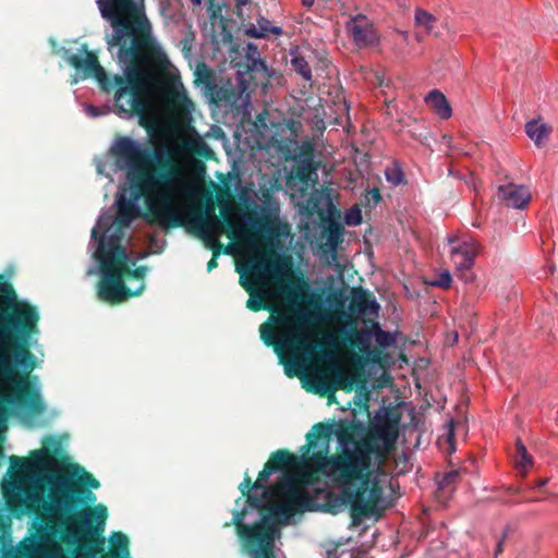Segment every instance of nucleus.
I'll use <instances>...</instances> for the list:
<instances>
[{"mask_svg": "<svg viewBox=\"0 0 558 558\" xmlns=\"http://www.w3.org/2000/svg\"><path fill=\"white\" fill-rule=\"evenodd\" d=\"M401 413L381 407L365 425L360 421L339 423L336 430L328 423H316L306 434L299 457V480L316 484L325 475L342 487V504L351 506V526L371 515L383 497L372 468H381L396 449Z\"/></svg>", "mask_w": 558, "mask_h": 558, "instance_id": "f257e3e1", "label": "nucleus"}, {"mask_svg": "<svg viewBox=\"0 0 558 558\" xmlns=\"http://www.w3.org/2000/svg\"><path fill=\"white\" fill-rule=\"evenodd\" d=\"M97 3L113 28L108 45L109 49L119 47L117 56L124 64L123 73L109 75L87 44L81 46L78 54L65 48L61 54L81 78L94 77L105 93H113L119 113L136 116L140 125L150 133L157 125V112L154 102L156 77L148 63L156 46L150 24L142 12L144 2Z\"/></svg>", "mask_w": 558, "mask_h": 558, "instance_id": "f03ea898", "label": "nucleus"}, {"mask_svg": "<svg viewBox=\"0 0 558 558\" xmlns=\"http://www.w3.org/2000/svg\"><path fill=\"white\" fill-rule=\"evenodd\" d=\"M40 313L36 305L19 298L12 283L0 274V387L9 385L19 405L40 415L45 404L32 386L39 366L32 348L39 336Z\"/></svg>", "mask_w": 558, "mask_h": 558, "instance_id": "7ed1b4c3", "label": "nucleus"}, {"mask_svg": "<svg viewBox=\"0 0 558 558\" xmlns=\"http://www.w3.org/2000/svg\"><path fill=\"white\" fill-rule=\"evenodd\" d=\"M111 155L121 168H128V179L135 198L145 197L148 216L163 228H179L185 221L175 206V198L187 193L189 184L173 159L168 145L151 149L129 136H118Z\"/></svg>", "mask_w": 558, "mask_h": 558, "instance_id": "20e7f679", "label": "nucleus"}, {"mask_svg": "<svg viewBox=\"0 0 558 558\" xmlns=\"http://www.w3.org/2000/svg\"><path fill=\"white\" fill-rule=\"evenodd\" d=\"M48 486L49 502L45 510L60 526L84 538L102 532L108 517L106 506L81 509L87 501L96 500L89 489L100 487L92 473L75 464L69 472L49 477Z\"/></svg>", "mask_w": 558, "mask_h": 558, "instance_id": "39448f33", "label": "nucleus"}, {"mask_svg": "<svg viewBox=\"0 0 558 558\" xmlns=\"http://www.w3.org/2000/svg\"><path fill=\"white\" fill-rule=\"evenodd\" d=\"M308 322L305 313L288 307L272 311L269 322L259 327L260 339L274 348L289 377L296 376L301 369L299 355L312 356L317 348L306 332Z\"/></svg>", "mask_w": 558, "mask_h": 558, "instance_id": "423d86ee", "label": "nucleus"}, {"mask_svg": "<svg viewBox=\"0 0 558 558\" xmlns=\"http://www.w3.org/2000/svg\"><path fill=\"white\" fill-rule=\"evenodd\" d=\"M259 496L250 494L244 497L245 502L248 507L259 510L263 512V517L259 521L253 525L244 523V519L247 514L246 507L232 511V524L236 529L239 537L243 541L245 547L256 555V558H276L272 551L269 549L274 541V523L269 513V507L266 505V500L275 497V492L271 488L262 489Z\"/></svg>", "mask_w": 558, "mask_h": 558, "instance_id": "0eeeda50", "label": "nucleus"}, {"mask_svg": "<svg viewBox=\"0 0 558 558\" xmlns=\"http://www.w3.org/2000/svg\"><path fill=\"white\" fill-rule=\"evenodd\" d=\"M308 485L299 480V474L295 476L284 475L280 481L272 486L275 497H281L282 501L278 505L269 507V513L277 517L278 520H288L295 513L311 510L312 498L303 487Z\"/></svg>", "mask_w": 558, "mask_h": 558, "instance_id": "6e6552de", "label": "nucleus"}, {"mask_svg": "<svg viewBox=\"0 0 558 558\" xmlns=\"http://www.w3.org/2000/svg\"><path fill=\"white\" fill-rule=\"evenodd\" d=\"M99 265L101 275L98 282L97 295L102 302L117 305L143 292L145 288L144 283L135 291H132L125 286L123 279V271H125L123 263L100 260Z\"/></svg>", "mask_w": 558, "mask_h": 558, "instance_id": "1a4fd4ad", "label": "nucleus"}, {"mask_svg": "<svg viewBox=\"0 0 558 558\" xmlns=\"http://www.w3.org/2000/svg\"><path fill=\"white\" fill-rule=\"evenodd\" d=\"M125 227L109 225V220L100 218L93 229L92 236L98 240V248L95 257L98 262L123 263L129 260L125 247L121 244Z\"/></svg>", "mask_w": 558, "mask_h": 558, "instance_id": "9d476101", "label": "nucleus"}, {"mask_svg": "<svg viewBox=\"0 0 558 558\" xmlns=\"http://www.w3.org/2000/svg\"><path fill=\"white\" fill-rule=\"evenodd\" d=\"M339 319L343 326V340L351 347L359 349V351L366 356L367 360L376 363L381 357L380 349H373L371 340L373 330L357 329L355 319L347 312H341Z\"/></svg>", "mask_w": 558, "mask_h": 558, "instance_id": "9b49d317", "label": "nucleus"}, {"mask_svg": "<svg viewBox=\"0 0 558 558\" xmlns=\"http://www.w3.org/2000/svg\"><path fill=\"white\" fill-rule=\"evenodd\" d=\"M219 220L216 217L209 218L203 213L190 215L187 218V227L191 229L205 244V246L214 253L219 250L220 253H229V248H223L222 243L215 235V228L218 227Z\"/></svg>", "mask_w": 558, "mask_h": 558, "instance_id": "f8f14e48", "label": "nucleus"}, {"mask_svg": "<svg viewBox=\"0 0 558 558\" xmlns=\"http://www.w3.org/2000/svg\"><path fill=\"white\" fill-rule=\"evenodd\" d=\"M45 448L33 451L31 460L26 461L17 456L10 457V464L12 469L32 468L35 470H43L50 465L54 460V453L60 449V442L52 436H47L43 441Z\"/></svg>", "mask_w": 558, "mask_h": 558, "instance_id": "ddd939ff", "label": "nucleus"}, {"mask_svg": "<svg viewBox=\"0 0 558 558\" xmlns=\"http://www.w3.org/2000/svg\"><path fill=\"white\" fill-rule=\"evenodd\" d=\"M266 270L267 266L264 263H254L250 267L248 275H242L240 277V284L250 294V298L246 301V307L252 312L270 310V306L265 301L264 294L256 293V284L260 281V278Z\"/></svg>", "mask_w": 558, "mask_h": 558, "instance_id": "4468645a", "label": "nucleus"}, {"mask_svg": "<svg viewBox=\"0 0 558 558\" xmlns=\"http://www.w3.org/2000/svg\"><path fill=\"white\" fill-rule=\"evenodd\" d=\"M347 32L359 48L374 45L378 40L373 23L364 14H355L347 22Z\"/></svg>", "mask_w": 558, "mask_h": 558, "instance_id": "2eb2a0df", "label": "nucleus"}, {"mask_svg": "<svg viewBox=\"0 0 558 558\" xmlns=\"http://www.w3.org/2000/svg\"><path fill=\"white\" fill-rule=\"evenodd\" d=\"M163 101L166 107L178 116H189L193 108V102L187 97L184 88L174 85L165 89Z\"/></svg>", "mask_w": 558, "mask_h": 558, "instance_id": "dca6fc26", "label": "nucleus"}, {"mask_svg": "<svg viewBox=\"0 0 558 558\" xmlns=\"http://www.w3.org/2000/svg\"><path fill=\"white\" fill-rule=\"evenodd\" d=\"M379 308L375 298L364 289H354L352 292L349 310L352 314L365 315L376 313Z\"/></svg>", "mask_w": 558, "mask_h": 558, "instance_id": "f3484780", "label": "nucleus"}, {"mask_svg": "<svg viewBox=\"0 0 558 558\" xmlns=\"http://www.w3.org/2000/svg\"><path fill=\"white\" fill-rule=\"evenodd\" d=\"M553 128L542 118L525 122V135H527L537 148L547 146Z\"/></svg>", "mask_w": 558, "mask_h": 558, "instance_id": "a211bd4d", "label": "nucleus"}, {"mask_svg": "<svg viewBox=\"0 0 558 558\" xmlns=\"http://www.w3.org/2000/svg\"><path fill=\"white\" fill-rule=\"evenodd\" d=\"M132 189V197L125 198L124 196H121L117 204H118V210L117 216L113 220L114 225H119L122 227L128 228L132 220L138 215V208L136 207L135 202L140 198H135L134 189Z\"/></svg>", "mask_w": 558, "mask_h": 558, "instance_id": "6ab92c4d", "label": "nucleus"}, {"mask_svg": "<svg viewBox=\"0 0 558 558\" xmlns=\"http://www.w3.org/2000/svg\"><path fill=\"white\" fill-rule=\"evenodd\" d=\"M498 198L506 204L508 207L521 209L523 208V187L509 183L500 185L497 193Z\"/></svg>", "mask_w": 558, "mask_h": 558, "instance_id": "aec40b11", "label": "nucleus"}, {"mask_svg": "<svg viewBox=\"0 0 558 558\" xmlns=\"http://www.w3.org/2000/svg\"><path fill=\"white\" fill-rule=\"evenodd\" d=\"M425 102L441 119H449L452 114L450 104L446 96L438 89L430 90L425 97Z\"/></svg>", "mask_w": 558, "mask_h": 558, "instance_id": "412c9836", "label": "nucleus"}, {"mask_svg": "<svg viewBox=\"0 0 558 558\" xmlns=\"http://www.w3.org/2000/svg\"><path fill=\"white\" fill-rule=\"evenodd\" d=\"M270 464L275 468V472L278 470L298 469L299 470V457L290 452L288 449H279L272 452L268 459Z\"/></svg>", "mask_w": 558, "mask_h": 558, "instance_id": "4be33fe9", "label": "nucleus"}, {"mask_svg": "<svg viewBox=\"0 0 558 558\" xmlns=\"http://www.w3.org/2000/svg\"><path fill=\"white\" fill-rule=\"evenodd\" d=\"M244 63L246 71L248 73H255V74H265L267 73V65L266 63L260 59V54L258 52V49L253 44H247L245 48V54H244Z\"/></svg>", "mask_w": 558, "mask_h": 558, "instance_id": "5701e85b", "label": "nucleus"}, {"mask_svg": "<svg viewBox=\"0 0 558 558\" xmlns=\"http://www.w3.org/2000/svg\"><path fill=\"white\" fill-rule=\"evenodd\" d=\"M461 477L460 470H451L444 474L442 478L438 482L437 498L445 500L451 496L456 489V485Z\"/></svg>", "mask_w": 558, "mask_h": 558, "instance_id": "b1692460", "label": "nucleus"}, {"mask_svg": "<svg viewBox=\"0 0 558 558\" xmlns=\"http://www.w3.org/2000/svg\"><path fill=\"white\" fill-rule=\"evenodd\" d=\"M450 255L459 269H470L475 257V253L465 244L453 246L450 251Z\"/></svg>", "mask_w": 558, "mask_h": 558, "instance_id": "393cba45", "label": "nucleus"}, {"mask_svg": "<svg viewBox=\"0 0 558 558\" xmlns=\"http://www.w3.org/2000/svg\"><path fill=\"white\" fill-rule=\"evenodd\" d=\"M343 227L331 219H324L322 236L325 238L331 247H336L342 241Z\"/></svg>", "mask_w": 558, "mask_h": 558, "instance_id": "a878e982", "label": "nucleus"}, {"mask_svg": "<svg viewBox=\"0 0 558 558\" xmlns=\"http://www.w3.org/2000/svg\"><path fill=\"white\" fill-rule=\"evenodd\" d=\"M247 34L251 37L262 38L268 36L269 34L281 35L282 29L279 26H272L268 20L260 19L257 21V25H252L247 29Z\"/></svg>", "mask_w": 558, "mask_h": 558, "instance_id": "bb28decb", "label": "nucleus"}, {"mask_svg": "<svg viewBox=\"0 0 558 558\" xmlns=\"http://www.w3.org/2000/svg\"><path fill=\"white\" fill-rule=\"evenodd\" d=\"M207 3H208L207 11L209 12L211 24L216 25L217 23H219L225 32V34H223L225 40H231L232 35L230 33L226 32V19L221 14L222 8L226 7V2H207Z\"/></svg>", "mask_w": 558, "mask_h": 558, "instance_id": "cd10ccee", "label": "nucleus"}, {"mask_svg": "<svg viewBox=\"0 0 558 558\" xmlns=\"http://www.w3.org/2000/svg\"><path fill=\"white\" fill-rule=\"evenodd\" d=\"M214 104H230L234 97L231 88L218 86L216 83L207 90Z\"/></svg>", "mask_w": 558, "mask_h": 558, "instance_id": "c85d7f7f", "label": "nucleus"}, {"mask_svg": "<svg viewBox=\"0 0 558 558\" xmlns=\"http://www.w3.org/2000/svg\"><path fill=\"white\" fill-rule=\"evenodd\" d=\"M195 83L204 84L206 92L216 83L213 71L205 63L198 64L195 70Z\"/></svg>", "mask_w": 558, "mask_h": 558, "instance_id": "c756f323", "label": "nucleus"}, {"mask_svg": "<svg viewBox=\"0 0 558 558\" xmlns=\"http://www.w3.org/2000/svg\"><path fill=\"white\" fill-rule=\"evenodd\" d=\"M292 69L300 74L306 82L312 81V70L308 62L302 56H294L291 60Z\"/></svg>", "mask_w": 558, "mask_h": 558, "instance_id": "7c9ffc66", "label": "nucleus"}, {"mask_svg": "<svg viewBox=\"0 0 558 558\" xmlns=\"http://www.w3.org/2000/svg\"><path fill=\"white\" fill-rule=\"evenodd\" d=\"M373 336L375 337V341L378 345L377 349H380V351L383 349L390 347L393 342V338L391 337V335L383 330L378 324H374Z\"/></svg>", "mask_w": 558, "mask_h": 558, "instance_id": "2f4dec72", "label": "nucleus"}, {"mask_svg": "<svg viewBox=\"0 0 558 558\" xmlns=\"http://www.w3.org/2000/svg\"><path fill=\"white\" fill-rule=\"evenodd\" d=\"M415 22L420 26H424L426 31H432L434 27V24L436 22V19L434 15L428 13L427 11H424L422 9H416L415 11Z\"/></svg>", "mask_w": 558, "mask_h": 558, "instance_id": "473e14b6", "label": "nucleus"}, {"mask_svg": "<svg viewBox=\"0 0 558 558\" xmlns=\"http://www.w3.org/2000/svg\"><path fill=\"white\" fill-rule=\"evenodd\" d=\"M275 472V468L267 461L263 468V470L258 473L257 480L254 482L255 489H264L267 488L264 483L269 478V476Z\"/></svg>", "mask_w": 558, "mask_h": 558, "instance_id": "72a5a7b5", "label": "nucleus"}, {"mask_svg": "<svg viewBox=\"0 0 558 558\" xmlns=\"http://www.w3.org/2000/svg\"><path fill=\"white\" fill-rule=\"evenodd\" d=\"M112 544L120 550L123 555H129V538L122 532H116L111 536Z\"/></svg>", "mask_w": 558, "mask_h": 558, "instance_id": "f704fd0d", "label": "nucleus"}, {"mask_svg": "<svg viewBox=\"0 0 558 558\" xmlns=\"http://www.w3.org/2000/svg\"><path fill=\"white\" fill-rule=\"evenodd\" d=\"M123 268L125 269V271H123V278L128 277V278L143 280L147 272L146 266H140V267H136L135 269H131L129 266V260L123 262Z\"/></svg>", "mask_w": 558, "mask_h": 558, "instance_id": "c9c22d12", "label": "nucleus"}, {"mask_svg": "<svg viewBox=\"0 0 558 558\" xmlns=\"http://www.w3.org/2000/svg\"><path fill=\"white\" fill-rule=\"evenodd\" d=\"M513 463L519 475H523V442L520 437L515 441V452L513 454Z\"/></svg>", "mask_w": 558, "mask_h": 558, "instance_id": "e433bc0d", "label": "nucleus"}, {"mask_svg": "<svg viewBox=\"0 0 558 558\" xmlns=\"http://www.w3.org/2000/svg\"><path fill=\"white\" fill-rule=\"evenodd\" d=\"M239 489H240L242 496L235 500V504L238 506L241 504V501L244 497L252 494V490H256L255 486H254V482H252L251 477L247 474H245L243 482L239 485Z\"/></svg>", "mask_w": 558, "mask_h": 558, "instance_id": "4c0bfd02", "label": "nucleus"}, {"mask_svg": "<svg viewBox=\"0 0 558 558\" xmlns=\"http://www.w3.org/2000/svg\"><path fill=\"white\" fill-rule=\"evenodd\" d=\"M344 222L348 226H359L362 222V213L359 207L350 208L344 216Z\"/></svg>", "mask_w": 558, "mask_h": 558, "instance_id": "58836bf2", "label": "nucleus"}, {"mask_svg": "<svg viewBox=\"0 0 558 558\" xmlns=\"http://www.w3.org/2000/svg\"><path fill=\"white\" fill-rule=\"evenodd\" d=\"M386 178L393 185H399L403 181V173L399 168H388L386 170Z\"/></svg>", "mask_w": 558, "mask_h": 558, "instance_id": "ea45409f", "label": "nucleus"}, {"mask_svg": "<svg viewBox=\"0 0 558 558\" xmlns=\"http://www.w3.org/2000/svg\"><path fill=\"white\" fill-rule=\"evenodd\" d=\"M365 199L367 206H376L381 201L379 189L374 187L367 191L365 194Z\"/></svg>", "mask_w": 558, "mask_h": 558, "instance_id": "a19ab883", "label": "nucleus"}, {"mask_svg": "<svg viewBox=\"0 0 558 558\" xmlns=\"http://www.w3.org/2000/svg\"><path fill=\"white\" fill-rule=\"evenodd\" d=\"M430 284L434 287L448 289L451 284V275L449 274V271H445L440 274L436 280L432 281Z\"/></svg>", "mask_w": 558, "mask_h": 558, "instance_id": "79ce46f5", "label": "nucleus"}, {"mask_svg": "<svg viewBox=\"0 0 558 558\" xmlns=\"http://www.w3.org/2000/svg\"><path fill=\"white\" fill-rule=\"evenodd\" d=\"M194 39H195V36L193 33L190 32V33L185 34V36L181 40L182 50L184 52L189 53L191 51Z\"/></svg>", "mask_w": 558, "mask_h": 558, "instance_id": "37998d69", "label": "nucleus"}, {"mask_svg": "<svg viewBox=\"0 0 558 558\" xmlns=\"http://www.w3.org/2000/svg\"><path fill=\"white\" fill-rule=\"evenodd\" d=\"M338 386L345 390L352 389V379L341 373L338 374Z\"/></svg>", "mask_w": 558, "mask_h": 558, "instance_id": "c03bdc74", "label": "nucleus"}, {"mask_svg": "<svg viewBox=\"0 0 558 558\" xmlns=\"http://www.w3.org/2000/svg\"><path fill=\"white\" fill-rule=\"evenodd\" d=\"M220 254L221 253L219 250H214L213 256L207 263V271L208 272H210L211 270H214L215 268L218 267V257Z\"/></svg>", "mask_w": 558, "mask_h": 558, "instance_id": "a18cd8bd", "label": "nucleus"}, {"mask_svg": "<svg viewBox=\"0 0 558 558\" xmlns=\"http://www.w3.org/2000/svg\"><path fill=\"white\" fill-rule=\"evenodd\" d=\"M296 178L300 180V182L306 183L308 180V172L304 168L298 169Z\"/></svg>", "mask_w": 558, "mask_h": 558, "instance_id": "49530a36", "label": "nucleus"}, {"mask_svg": "<svg viewBox=\"0 0 558 558\" xmlns=\"http://www.w3.org/2000/svg\"><path fill=\"white\" fill-rule=\"evenodd\" d=\"M337 548L338 546L333 547L332 549H328L326 553V558H339Z\"/></svg>", "mask_w": 558, "mask_h": 558, "instance_id": "de8ad7c7", "label": "nucleus"}, {"mask_svg": "<svg viewBox=\"0 0 558 558\" xmlns=\"http://www.w3.org/2000/svg\"><path fill=\"white\" fill-rule=\"evenodd\" d=\"M504 549V541L500 539L498 541L497 545H496V549H495V557H497L498 554H500Z\"/></svg>", "mask_w": 558, "mask_h": 558, "instance_id": "09e8293b", "label": "nucleus"}, {"mask_svg": "<svg viewBox=\"0 0 558 558\" xmlns=\"http://www.w3.org/2000/svg\"><path fill=\"white\" fill-rule=\"evenodd\" d=\"M532 464H533L532 457L525 452V470L527 469V466H530Z\"/></svg>", "mask_w": 558, "mask_h": 558, "instance_id": "8fccbe9b", "label": "nucleus"}, {"mask_svg": "<svg viewBox=\"0 0 558 558\" xmlns=\"http://www.w3.org/2000/svg\"><path fill=\"white\" fill-rule=\"evenodd\" d=\"M327 344L330 345V347H336L337 345V343H336V341H335L332 336L329 337V339L327 341Z\"/></svg>", "mask_w": 558, "mask_h": 558, "instance_id": "3c124183", "label": "nucleus"}, {"mask_svg": "<svg viewBox=\"0 0 558 558\" xmlns=\"http://www.w3.org/2000/svg\"><path fill=\"white\" fill-rule=\"evenodd\" d=\"M263 198H264V201H268L270 198V191L269 190L263 192Z\"/></svg>", "mask_w": 558, "mask_h": 558, "instance_id": "603ef678", "label": "nucleus"}, {"mask_svg": "<svg viewBox=\"0 0 558 558\" xmlns=\"http://www.w3.org/2000/svg\"><path fill=\"white\" fill-rule=\"evenodd\" d=\"M547 478H543L538 482V486H544L547 483Z\"/></svg>", "mask_w": 558, "mask_h": 558, "instance_id": "864d4df0", "label": "nucleus"}, {"mask_svg": "<svg viewBox=\"0 0 558 558\" xmlns=\"http://www.w3.org/2000/svg\"><path fill=\"white\" fill-rule=\"evenodd\" d=\"M530 201H531V195H525V199H524L525 206L530 203Z\"/></svg>", "mask_w": 558, "mask_h": 558, "instance_id": "5fc2aeb1", "label": "nucleus"}, {"mask_svg": "<svg viewBox=\"0 0 558 558\" xmlns=\"http://www.w3.org/2000/svg\"><path fill=\"white\" fill-rule=\"evenodd\" d=\"M246 3H247V2H244V1L236 2V7H238V9H240V7H241V5H244V4H246Z\"/></svg>", "mask_w": 558, "mask_h": 558, "instance_id": "6e6d98bb", "label": "nucleus"}, {"mask_svg": "<svg viewBox=\"0 0 558 558\" xmlns=\"http://www.w3.org/2000/svg\"><path fill=\"white\" fill-rule=\"evenodd\" d=\"M312 391L319 392V391H320V387H319V386H317V387H315L314 389H312Z\"/></svg>", "mask_w": 558, "mask_h": 558, "instance_id": "4d7b16f0", "label": "nucleus"}, {"mask_svg": "<svg viewBox=\"0 0 558 558\" xmlns=\"http://www.w3.org/2000/svg\"><path fill=\"white\" fill-rule=\"evenodd\" d=\"M303 3H304V4H308L310 7H311L312 4H314V2H313V1H310V2H303Z\"/></svg>", "mask_w": 558, "mask_h": 558, "instance_id": "13d9d810", "label": "nucleus"}, {"mask_svg": "<svg viewBox=\"0 0 558 558\" xmlns=\"http://www.w3.org/2000/svg\"><path fill=\"white\" fill-rule=\"evenodd\" d=\"M2 456V448L0 447V457Z\"/></svg>", "mask_w": 558, "mask_h": 558, "instance_id": "bf43d9fd", "label": "nucleus"}]
</instances>
